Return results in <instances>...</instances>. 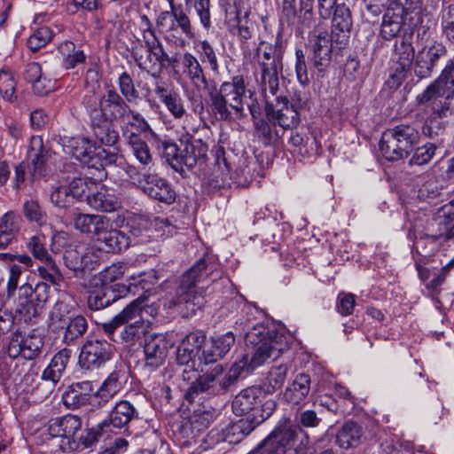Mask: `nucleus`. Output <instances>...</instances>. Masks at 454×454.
Returning a JSON list of instances; mask_svg holds the SVG:
<instances>
[{
  "mask_svg": "<svg viewBox=\"0 0 454 454\" xmlns=\"http://www.w3.org/2000/svg\"><path fill=\"white\" fill-rule=\"evenodd\" d=\"M289 338L285 333L258 324L245 337L247 347L252 349L250 357L244 356L232 365L229 373L223 372L221 364L203 372L200 351L206 337L200 333H189L177 347L176 357L177 364L185 366L182 372L183 380L190 382L185 399L192 402L200 394L218 395L226 393L241 372L253 371L269 358H276L287 350Z\"/></svg>",
  "mask_w": 454,
  "mask_h": 454,
  "instance_id": "obj_1",
  "label": "nucleus"
},
{
  "mask_svg": "<svg viewBox=\"0 0 454 454\" xmlns=\"http://www.w3.org/2000/svg\"><path fill=\"white\" fill-rule=\"evenodd\" d=\"M114 88H109L98 99L89 98L84 100L90 120L93 135L103 145L113 146L119 140V133L114 122L127 117L130 106Z\"/></svg>",
  "mask_w": 454,
  "mask_h": 454,
  "instance_id": "obj_2",
  "label": "nucleus"
},
{
  "mask_svg": "<svg viewBox=\"0 0 454 454\" xmlns=\"http://www.w3.org/2000/svg\"><path fill=\"white\" fill-rule=\"evenodd\" d=\"M247 86L242 75H235L230 82H223L219 89H208L209 110L217 121H230L245 116L243 98Z\"/></svg>",
  "mask_w": 454,
  "mask_h": 454,
  "instance_id": "obj_3",
  "label": "nucleus"
},
{
  "mask_svg": "<svg viewBox=\"0 0 454 454\" xmlns=\"http://www.w3.org/2000/svg\"><path fill=\"white\" fill-rule=\"evenodd\" d=\"M221 277V272L216 270V265L207 262L205 258L197 261L187 271H185L176 289V305H185L187 310L194 312L200 309L205 299L201 288L197 287L199 283L214 282Z\"/></svg>",
  "mask_w": 454,
  "mask_h": 454,
  "instance_id": "obj_4",
  "label": "nucleus"
},
{
  "mask_svg": "<svg viewBox=\"0 0 454 454\" xmlns=\"http://www.w3.org/2000/svg\"><path fill=\"white\" fill-rule=\"evenodd\" d=\"M419 133L410 124H398L383 132L380 141V151L389 161L407 158L418 145Z\"/></svg>",
  "mask_w": 454,
  "mask_h": 454,
  "instance_id": "obj_5",
  "label": "nucleus"
},
{
  "mask_svg": "<svg viewBox=\"0 0 454 454\" xmlns=\"http://www.w3.org/2000/svg\"><path fill=\"white\" fill-rule=\"evenodd\" d=\"M258 69L255 80L263 97L276 95L279 88L278 73L282 71V53L272 44L261 42L256 50Z\"/></svg>",
  "mask_w": 454,
  "mask_h": 454,
  "instance_id": "obj_6",
  "label": "nucleus"
},
{
  "mask_svg": "<svg viewBox=\"0 0 454 454\" xmlns=\"http://www.w3.org/2000/svg\"><path fill=\"white\" fill-rule=\"evenodd\" d=\"M156 26L161 29L165 41L177 47H184L195 37L191 19L182 8L172 7L171 11L160 12Z\"/></svg>",
  "mask_w": 454,
  "mask_h": 454,
  "instance_id": "obj_7",
  "label": "nucleus"
},
{
  "mask_svg": "<svg viewBox=\"0 0 454 454\" xmlns=\"http://www.w3.org/2000/svg\"><path fill=\"white\" fill-rule=\"evenodd\" d=\"M299 427L289 424L278 425L271 433L258 446L248 454H295V442ZM319 454H334L331 450H325Z\"/></svg>",
  "mask_w": 454,
  "mask_h": 454,
  "instance_id": "obj_8",
  "label": "nucleus"
},
{
  "mask_svg": "<svg viewBox=\"0 0 454 454\" xmlns=\"http://www.w3.org/2000/svg\"><path fill=\"white\" fill-rule=\"evenodd\" d=\"M114 347L106 340L89 338L81 348L78 364L81 369L93 371L112 359Z\"/></svg>",
  "mask_w": 454,
  "mask_h": 454,
  "instance_id": "obj_9",
  "label": "nucleus"
},
{
  "mask_svg": "<svg viewBox=\"0 0 454 454\" xmlns=\"http://www.w3.org/2000/svg\"><path fill=\"white\" fill-rule=\"evenodd\" d=\"M270 96L272 95L268 93L267 97H263L268 121L273 123V126L278 125L285 129L295 128L300 122L297 109L293 105H289L286 97H277L276 103L273 104L270 101Z\"/></svg>",
  "mask_w": 454,
  "mask_h": 454,
  "instance_id": "obj_10",
  "label": "nucleus"
},
{
  "mask_svg": "<svg viewBox=\"0 0 454 454\" xmlns=\"http://www.w3.org/2000/svg\"><path fill=\"white\" fill-rule=\"evenodd\" d=\"M130 53L139 69L151 75H157L166 67V63L172 62L165 50L145 49L139 39L132 43Z\"/></svg>",
  "mask_w": 454,
  "mask_h": 454,
  "instance_id": "obj_11",
  "label": "nucleus"
},
{
  "mask_svg": "<svg viewBox=\"0 0 454 454\" xmlns=\"http://www.w3.org/2000/svg\"><path fill=\"white\" fill-rule=\"evenodd\" d=\"M43 345V340L40 334L32 332L24 337L17 330L11 335L7 352L12 358L21 356L26 360H33L42 354Z\"/></svg>",
  "mask_w": 454,
  "mask_h": 454,
  "instance_id": "obj_12",
  "label": "nucleus"
},
{
  "mask_svg": "<svg viewBox=\"0 0 454 454\" xmlns=\"http://www.w3.org/2000/svg\"><path fill=\"white\" fill-rule=\"evenodd\" d=\"M414 59V48L411 43L402 39L395 43L393 66L387 80L392 88H398L405 80Z\"/></svg>",
  "mask_w": 454,
  "mask_h": 454,
  "instance_id": "obj_13",
  "label": "nucleus"
},
{
  "mask_svg": "<svg viewBox=\"0 0 454 454\" xmlns=\"http://www.w3.org/2000/svg\"><path fill=\"white\" fill-rule=\"evenodd\" d=\"M434 96L454 99V57L448 61L440 75L417 96V101L426 104Z\"/></svg>",
  "mask_w": 454,
  "mask_h": 454,
  "instance_id": "obj_14",
  "label": "nucleus"
},
{
  "mask_svg": "<svg viewBox=\"0 0 454 454\" xmlns=\"http://www.w3.org/2000/svg\"><path fill=\"white\" fill-rule=\"evenodd\" d=\"M17 298V310L20 314H24L26 320L31 321L33 317H36L39 314L38 304L35 305L32 300V296L37 294L38 301L45 302L47 300L48 286L45 283H38L35 288L28 283L20 286Z\"/></svg>",
  "mask_w": 454,
  "mask_h": 454,
  "instance_id": "obj_15",
  "label": "nucleus"
},
{
  "mask_svg": "<svg viewBox=\"0 0 454 454\" xmlns=\"http://www.w3.org/2000/svg\"><path fill=\"white\" fill-rule=\"evenodd\" d=\"M447 54V49L443 43L434 42L431 45L424 46L417 53L414 61V73L419 78L431 76L439 59Z\"/></svg>",
  "mask_w": 454,
  "mask_h": 454,
  "instance_id": "obj_16",
  "label": "nucleus"
},
{
  "mask_svg": "<svg viewBox=\"0 0 454 454\" xmlns=\"http://www.w3.org/2000/svg\"><path fill=\"white\" fill-rule=\"evenodd\" d=\"M138 187L150 198L166 204H172L176 200V192L171 184L156 174H144L138 180Z\"/></svg>",
  "mask_w": 454,
  "mask_h": 454,
  "instance_id": "obj_17",
  "label": "nucleus"
},
{
  "mask_svg": "<svg viewBox=\"0 0 454 454\" xmlns=\"http://www.w3.org/2000/svg\"><path fill=\"white\" fill-rule=\"evenodd\" d=\"M334 42L328 37L326 31H315L309 39L311 61L317 72H325L332 59V48Z\"/></svg>",
  "mask_w": 454,
  "mask_h": 454,
  "instance_id": "obj_18",
  "label": "nucleus"
},
{
  "mask_svg": "<svg viewBox=\"0 0 454 454\" xmlns=\"http://www.w3.org/2000/svg\"><path fill=\"white\" fill-rule=\"evenodd\" d=\"M169 347V342L164 334L150 333L146 335L144 344L145 365L151 370L161 366L168 356Z\"/></svg>",
  "mask_w": 454,
  "mask_h": 454,
  "instance_id": "obj_19",
  "label": "nucleus"
},
{
  "mask_svg": "<svg viewBox=\"0 0 454 454\" xmlns=\"http://www.w3.org/2000/svg\"><path fill=\"white\" fill-rule=\"evenodd\" d=\"M352 27L351 13L348 7L340 4L335 7L332 20V40L340 49L348 42Z\"/></svg>",
  "mask_w": 454,
  "mask_h": 454,
  "instance_id": "obj_20",
  "label": "nucleus"
},
{
  "mask_svg": "<svg viewBox=\"0 0 454 454\" xmlns=\"http://www.w3.org/2000/svg\"><path fill=\"white\" fill-rule=\"evenodd\" d=\"M63 260L66 267L74 273L92 270L97 262V259L92 254V248L84 247H67L64 252Z\"/></svg>",
  "mask_w": 454,
  "mask_h": 454,
  "instance_id": "obj_21",
  "label": "nucleus"
},
{
  "mask_svg": "<svg viewBox=\"0 0 454 454\" xmlns=\"http://www.w3.org/2000/svg\"><path fill=\"white\" fill-rule=\"evenodd\" d=\"M91 208L102 212L111 213L121 207L116 195L104 184L96 182L91 194L88 195V203Z\"/></svg>",
  "mask_w": 454,
  "mask_h": 454,
  "instance_id": "obj_22",
  "label": "nucleus"
},
{
  "mask_svg": "<svg viewBox=\"0 0 454 454\" xmlns=\"http://www.w3.org/2000/svg\"><path fill=\"white\" fill-rule=\"evenodd\" d=\"M119 123L122 136L126 140L131 138V137H140L141 133H149L154 139L158 138V135L153 130L148 121L143 117V115L129 108V113L127 114V117L121 119Z\"/></svg>",
  "mask_w": 454,
  "mask_h": 454,
  "instance_id": "obj_23",
  "label": "nucleus"
},
{
  "mask_svg": "<svg viewBox=\"0 0 454 454\" xmlns=\"http://www.w3.org/2000/svg\"><path fill=\"white\" fill-rule=\"evenodd\" d=\"M138 418V411L134 405L129 401L122 400L118 402L109 413L107 420L98 425L100 430L106 429L110 426L116 428H122L127 426L132 419Z\"/></svg>",
  "mask_w": 454,
  "mask_h": 454,
  "instance_id": "obj_24",
  "label": "nucleus"
},
{
  "mask_svg": "<svg viewBox=\"0 0 454 454\" xmlns=\"http://www.w3.org/2000/svg\"><path fill=\"white\" fill-rule=\"evenodd\" d=\"M73 223L74 227L81 233L92 235L96 237V239L106 228L111 225V222L106 216L94 214H76Z\"/></svg>",
  "mask_w": 454,
  "mask_h": 454,
  "instance_id": "obj_25",
  "label": "nucleus"
},
{
  "mask_svg": "<svg viewBox=\"0 0 454 454\" xmlns=\"http://www.w3.org/2000/svg\"><path fill=\"white\" fill-rule=\"evenodd\" d=\"M130 243V238L124 232L112 228V224L96 239L98 248L106 253H120L128 248Z\"/></svg>",
  "mask_w": 454,
  "mask_h": 454,
  "instance_id": "obj_26",
  "label": "nucleus"
},
{
  "mask_svg": "<svg viewBox=\"0 0 454 454\" xmlns=\"http://www.w3.org/2000/svg\"><path fill=\"white\" fill-rule=\"evenodd\" d=\"M445 207L442 208V212L433 219L428 228L427 238L434 241L448 240L454 236V224L451 215L454 214L450 210L445 211Z\"/></svg>",
  "mask_w": 454,
  "mask_h": 454,
  "instance_id": "obj_27",
  "label": "nucleus"
},
{
  "mask_svg": "<svg viewBox=\"0 0 454 454\" xmlns=\"http://www.w3.org/2000/svg\"><path fill=\"white\" fill-rule=\"evenodd\" d=\"M364 440L363 426L352 420L345 422L336 434L337 445L345 450L356 448Z\"/></svg>",
  "mask_w": 454,
  "mask_h": 454,
  "instance_id": "obj_28",
  "label": "nucleus"
},
{
  "mask_svg": "<svg viewBox=\"0 0 454 454\" xmlns=\"http://www.w3.org/2000/svg\"><path fill=\"white\" fill-rule=\"evenodd\" d=\"M262 389L257 387H250L241 390L232 401L233 412L242 416L254 411L262 400Z\"/></svg>",
  "mask_w": 454,
  "mask_h": 454,
  "instance_id": "obj_29",
  "label": "nucleus"
},
{
  "mask_svg": "<svg viewBox=\"0 0 454 454\" xmlns=\"http://www.w3.org/2000/svg\"><path fill=\"white\" fill-rule=\"evenodd\" d=\"M181 64L183 74L190 81V82L200 90V85L204 89L208 86L204 70L198 59L189 51L182 55Z\"/></svg>",
  "mask_w": 454,
  "mask_h": 454,
  "instance_id": "obj_30",
  "label": "nucleus"
},
{
  "mask_svg": "<svg viewBox=\"0 0 454 454\" xmlns=\"http://www.w3.org/2000/svg\"><path fill=\"white\" fill-rule=\"evenodd\" d=\"M21 217L12 211L5 213L0 218V248L7 247L20 230Z\"/></svg>",
  "mask_w": 454,
  "mask_h": 454,
  "instance_id": "obj_31",
  "label": "nucleus"
},
{
  "mask_svg": "<svg viewBox=\"0 0 454 454\" xmlns=\"http://www.w3.org/2000/svg\"><path fill=\"white\" fill-rule=\"evenodd\" d=\"M310 377L306 373H299L292 384L284 392L286 402L294 404L301 403L309 394L311 389Z\"/></svg>",
  "mask_w": 454,
  "mask_h": 454,
  "instance_id": "obj_32",
  "label": "nucleus"
},
{
  "mask_svg": "<svg viewBox=\"0 0 454 454\" xmlns=\"http://www.w3.org/2000/svg\"><path fill=\"white\" fill-rule=\"evenodd\" d=\"M71 350L63 348L59 351L51 360L50 364L44 369L42 374L43 380H49L54 386L60 380L67 364L69 362Z\"/></svg>",
  "mask_w": 454,
  "mask_h": 454,
  "instance_id": "obj_33",
  "label": "nucleus"
},
{
  "mask_svg": "<svg viewBox=\"0 0 454 454\" xmlns=\"http://www.w3.org/2000/svg\"><path fill=\"white\" fill-rule=\"evenodd\" d=\"M81 427L82 421L80 418L68 414L53 419L50 424L49 430L54 436L70 438L74 436Z\"/></svg>",
  "mask_w": 454,
  "mask_h": 454,
  "instance_id": "obj_34",
  "label": "nucleus"
},
{
  "mask_svg": "<svg viewBox=\"0 0 454 454\" xmlns=\"http://www.w3.org/2000/svg\"><path fill=\"white\" fill-rule=\"evenodd\" d=\"M207 145L200 139L192 140L185 144L181 151L183 169L193 168L199 161H203L207 156Z\"/></svg>",
  "mask_w": 454,
  "mask_h": 454,
  "instance_id": "obj_35",
  "label": "nucleus"
},
{
  "mask_svg": "<svg viewBox=\"0 0 454 454\" xmlns=\"http://www.w3.org/2000/svg\"><path fill=\"white\" fill-rule=\"evenodd\" d=\"M69 147L73 156L82 164H86L89 167L96 166L94 163V153L97 151V147L88 138H73L70 141Z\"/></svg>",
  "mask_w": 454,
  "mask_h": 454,
  "instance_id": "obj_36",
  "label": "nucleus"
},
{
  "mask_svg": "<svg viewBox=\"0 0 454 454\" xmlns=\"http://www.w3.org/2000/svg\"><path fill=\"white\" fill-rule=\"evenodd\" d=\"M403 24V9L387 10L382 19L380 34L386 40H391L401 31Z\"/></svg>",
  "mask_w": 454,
  "mask_h": 454,
  "instance_id": "obj_37",
  "label": "nucleus"
},
{
  "mask_svg": "<svg viewBox=\"0 0 454 454\" xmlns=\"http://www.w3.org/2000/svg\"><path fill=\"white\" fill-rule=\"evenodd\" d=\"M49 157V149L44 145L43 137L33 136L30 139L27 159L34 167L35 172H41Z\"/></svg>",
  "mask_w": 454,
  "mask_h": 454,
  "instance_id": "obj_38",
  "label": "nucleus"
},
{
  "mask_svg": "<svg viewBox=\"0 0 454 454\" xmlns=\"http://www.w3.org/2000/svg\"><path fill=\"white\" fill-rule=\"evenodd\" d=\"M59 52L62 57V65L66 69L74 68L78 64L83 63L86 55L71 41H65L59 45Z\"/></svg>",
  "mask_w": 454,
  "mask_h": 454,
  "instance_id": "obj_39",
  "label": "nucleus"
},
{
  "mask_svg": "<svg viewBox=\"0 0 454 454\" xmlns=\"http://www.w3.org/2000/svg\"><path fill=\"white\" fill-rule=\"evenodd\" d=\"M136 160L145 168L153 165V157L146 142L141 137H131L127 140Z\"/></svg>",
  "mask_w": 454,
  "mask_h": 454,
  "instance_id": "obj_40",
  "label": "nucleus"
},
{
  "mask_svg": "<svg viewBox=\"0 0 454 454\" xmlns=\"http://www.w3.org/2000/svg\"><path fill=\"white\" fill-rule=\"evenodd\" d=\"M95 184L96 181L92 178L77 177L69 182L67 187L74 200H85L88 203V195L91 194Z\"/></svg>",
  "mask_w": 454,
  "mask_h": 454,
  "instance_id": "obj_41",
  "label": "nucleus"
},
{
  "mask_svg": "<svg viewBox=\"0 0 454 454\" xmlns=\"http://www.w3.org/2000/svg\"><path fill=\"white\" fill-rule=\"evenodd\" d=\"M186 9L194 10L200 23L206 31L212 27L210 0H184Z\"/></svg>",
  "mask_w": 454,
  "mask_h": 454,
  "instance_id": "obj_42",
  "label": "nucleus"
},
{
  "mask_svg": "<svg viewBox=\"0 0 454 454\" xmlns=\"http://www.w3.org/2000/svg\"><path fill=\"white\" fill-rule=\"evenodd\" d=\"M289 368L287 364L275 365L270 368L265 381V388L268 393H274L281 389L287 377Z\"/></svg>",
  "mask_w": 454,
  "mask_h": 454,
  "instance_id": "obj_43",
  "label": "nucleus"
},
{
  "mask_svg": "<svg viewBox=\"0 0 454 454\" xmlns=\"http://www.w3.org/2000/svg\"><path fill=\"white\" fill-rule=\"evenodd\" d=\"M120 388L119 374L117 372H113L98 389L96 396L100 399V403H106L119 392Z\"/></svg>",
  "mask_w": 454,
  "mask_h": 454,
  "instance_id": "obj_44",
  "label": "nucleus"
},
{
  "mask_svg": "<svg viewBox=\"0 0 454 454\" xmlns=\"http://www.w3.org/2000/svg\"><path fill=\"white\" fill-rule=\"evenodd\" d=\"M17 82L14 74L8 69L0 70V95L4 100L13 102L17 99Z\"/></svg>",
  "mask_w": 454,
  "mask_h": 454,
  "instance_id": "obj_45",
  "label": "nucleus"
},
{
  "mask_svg": "<svg viewBox=\"0 0 454 454\" xmlns=\"http://www.w3.org/2000/svg\"><path fill=\"white\" fill-rule=\"evenodd\" d=\"M163 157L166 162L177 173L183 176L185 174V169L182 167L181 151L177 145L170 141H162Z\"/></svg>",
  "mask_w": 454,
  "mask_h": 454,
  "instance_id": "obj_46",
  "label": "nucleus"
},
{
  "mask_svg": "<svg viewBox=\"0 0 454 454\" xmlns=\"http://www.w3.org/2000/svg\"><path fill=\"white\" fill-rule=\"evenodd\" d=\"M453 98L434 96L428 102L431 103L432 116L443 119L453 114Z\"/></svg>",
  "mask_w": 454,
  "mask_h": 454,
  "instance_id": "obj_47",
  "label": "nucleus"
},
{
  "mask_svg": "<svg viewBox=\"0 0 454 454\" xmlns=\"http://www.w3.org/2000/svg\"><path fill=\"white\" fill-rule=\"evenodd\" d=\"M42 262H43L44 265L38 267L37 271L39 276L53 286H60L63 277L52 257Z\"/></svg>",
  "mask_w": 454,
  "mask_h": 454,
  "instance_id": "obj_48",
  "label": "nucleus"
},
{
  "mask_svg": "<svg viewBox=\"0 0 454 454\" xmlns=\"http://www.w3.org/2000/svg\"><path fill=\"white\" fill-rule=\"evenodd\" d=\"M88 329V323L82 316H77L72 318L66 327L64 340L70 343L81 338Z\"/></svg>",
  "mask_w": 454,
  "mask_h": 454,
  "instance_id": "obj_49",
  "label": "nucleus"
},
{
  "mask_svg": "<svg viewBox=\"0 0 454 454\" xmlns=\"http://www.w3.org/2000/svg\"><path fill=\"white\" fill-rule=\"evenodd\" d=\"M120 95L129 103L135 102L139 98V92L136 89L131 76L127 73H121L118 77Z\"/></svg>",
  "mask_w": 454,
  "mask_h": 454,
  "instance_id": "obj_50",
  "label": "nucleus"
},
{
  "mask_svg": "<svg viewBox=\"0 0 454 454\" xmlns=\"http://www.w3.org/2000/svg\"><path fill=\"white\" fill-rule=\"evenodd\" d=\"M115 301V296L109 295V289L103 288L91 292L87 299L88 308L91 310H99L109 305Z\"/></svg>",
  "mask_w": 454,
  "mask_h": 454,
  "instance_id": "obj_51",
  "label": "nucleus"
},
{
  "mask_svg": "<svg viewBox=\"0 0 454 454\" xmlns=\"http://www.w3.org/2000/svg\"><path fill=\"white\" fill-rule=\"evenodd\" d=\"M145 299L137 298L132 301L118 315L121 317L125 324L129 321L140 320V324H143V313L145 311L144 306Z\"/></svg>",
  "mask_w": 454,
  "mask_h": 454,
  "instance_id": "obj_52",
  "label": "nucleus"
},
{
  "mask_svg": "<svg viewBox=\"0 0 454 454\" xmlns=\"http://www.w3.org/2000/svg\"><path fill=\"white\" fill-rule=\"evenodd\" d=\"M195 50L200 54L202 62H208L213 72H217L219 68L217 57L213 46L207 40L199 41L194 45Z\"/></svg>",
  "mask_w": 454,
  "mask_h": 454,
  "instance_id": "obj_53",
  "label": "nucleus"
},
{
  "mask_svg": "<svg viewBox=\"0 0 454 454\" xmlns=\"http://www.w3.org/2000/svg\"><path fill=\"white\" fill-rule=\"evenodd\" d=\"M436 147L434 144L427 143L423 146H416L409 160V165L421 166L427 164L435 153Z\"/></svg>",
  "mask_w": 454,
  "mask_h": 454,
  "instance_id": "obj_54",
  "label": "nucleus"
},
{
  "mask_svg": "<svg viewBox=\"0 0 454 454\" xmlns=\"http://www.w3.org/2000/svg\"><path fill=\"white\" fill-rule=\"evenodd\" d=\"M52 32L47 27H42L35 30L27 39V47L32 51H36L45 46L52 38Z\"/></svg>",
  "mask_w": 454,
  "mask_h": 454,
  "instance_id": "obj_55",
  "label": "nucleus"
},
{
  "mask_svg": "<svg viewBox=\"0 0 454 454\" xmlns=\"http://www.w3.org/2000/svg\"><path fill=\"white\" fill-rule=\"evenodd\" d=\"M272 125L273 123H270L268 120L258 119L254 121L255 135L265 145H270L276 135L273 132Z\"/></svg>",
  "mask_w": 454,
  "mask_h": 454,
  "instance_id": "obj_56",
  "label": "nucleus"
},
{
  "mask_svg": "<svg viewBox=\"0 0 454 454\" xmlns=\"http://www.w3.org/2000/svg\"><path fill=\"white\" fill-rule=\"evenodd\" d=\"M27 247L33 255L41 262L51 258L44 247L43 236L35 235L30 237L27 242Z\"/></svg>",
  "mask_w": 454,
  "mask_h": 454,
  "instance_id": "obj_57",
  "label": "nucleus"
},
{
  "mask_svg": "<svg viewBox=\"0 0 454 454\" xmlns=\"http://www.w3.org/2000/svg\"><path fill=\"white\" fill-rule=\"evenodd\" d=\"M51 202L59 207H67L74 203L67 185H59L51 194Z\"/></svg>",
  "mask_w": 454,
  "mask_h": 454,
  "instance_id": "obj_58",
  "label": "nucleus"
},
{
  "mask_svg": "<svg viewBox=\"0 0 454 454\" xmlns=\"http://www.w3.org/2000/svg\"><path fill=\"white\" fill-rule=\"evenodd\" d=\"M162 103L176 119H181L186 114L183 99L176 91L169 95Z\"/></svg>",
  "mask_w": 454,
  "mask_h": 454,
  "instance_id": "obj_59",
  "label": "nucleus"
},
{
  "mask_svg": "<svg viewBox=\"0 0 454 454\" xmlns=\"http://www.w3.org/2000/svg\"><path fill=\"white\" fill-rule=\"evenodd\" d=\"M23 273L22 267L13 264L9 268V276L6 284V295L8 298H12L15 292L20 287L19 284Z\"/></svg>",
  "mask_w": 454,
  "mask_h": 454,
  "instance_id": "obj_60",
  "label": "nucleus"
},
{
  "mask_svg": "<svg viewBox=\"0 0 454 454\" xmlns=\"http://www.w3.org/2000/svg\"><path fill=\"white\" fill-rule=\"evenodd\" d=\"M295 58V74L297 80L301 85L306 86L309 83V79L308 75L305 53L301 49H296Z\"/></svg>",
  "mask_w": 454,
  "mask_h": 454,
  "instance_id": "obj_61",
  "label": "nucleus"
},
{
  "mask_svg": "<svg viewBox=\"0 0 454 454\" xmlns=\"http://www.w3.org/2000/svg\"><path fill=\"white\" fill-rule=\"evenodd\" d=\"M215 417L216 414H212L210 411H204L192 414L190 417V424L193 431L200 432L207 428Z\"/></svg>",
  "mask_w": 454,
  "mask_h": 454,
  "instance_id": "obj_62",
  "label": "nucleus"
},
{
  "mask_svg": "<svg viewBox=\"0 0 454 454\" xmlns=\"http://www.w3.org/2000/svg\"><path fill=\"white\" fill-rule=\"evenodd\" d=\"M129 227V233L133 238H138L137 243H145L148 241L150 235L147 229V222L142 218L133 220L128 223Z\"/></svg>",
  "mask_w": 454,
  "mask_h": 454,
  "instance_id": "obj_63",
  "label": "nucleus"
},
{
  "mask_svg": "<svg viewBox=\"0 0 454 454\" xmlns=\"http://www.w3.org/2000/svg\"><path fill=\"white\" fill-rule=\"evenodd\" d=\"M125 269L122 262L113 263L100 272V280L104 285L114 282L123 276Z\"/></svg>",
  "mask_w": 454,
  "mask_h": 454,
  "instance_id": "obj_64",
  "label": "nucleus"
}]
</instances>
